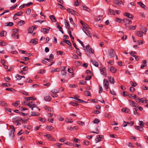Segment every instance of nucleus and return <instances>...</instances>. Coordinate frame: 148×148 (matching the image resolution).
I'll list each match as a JSON object with an SVG mask.
<instances>
[{
    "instance_id": "nucleus-30",
    "label": "nucleus",
    "mask_w": 148,
    "mask_h": 148,
    "mask_svg": "<svg viewBox=\"0 0 148 148\" xmlns=\"http://www.w3.org/2000/svg\"><path fill=\"white\" fill-rule=\"evenodd\" d=\"M16 78L17 80H21L22 78V76H20L19 75H17L16 76Z\"/></svg>"
},
{
    "instance_id": "nucleus-37",
    "label": "nucleus",
    "mask_w": 148,
    "mask_h": 148,
    "mask_svg": "<svg viewBox=\"0 0 148 148\" xmlns=\"http://www.w3.org/2000/svg\"><path fill=\"white\" fill-rule=\"evenodd\" d=\"M65 24L66 26L68 28H69L70 26L69 23L68 22V21L66 20H65Z\"/></svg>"
},
{
    "instance_id": "nucleus-27",
    "label": "nucleus",
    "mask_w": 148,
    "mask_h": 148,
    "mask_svg": "<svg viewBox=\"0 0 148 148\" xmlns=\"http://www.w3.org/2000/svg\"><path fill=\"white\" fill-rule=\"evenodd\" d=\"M34 30V29H33V27H30L28 29V32L29 33H32L33 31Z\"/></svg>"
},
{
    "instance_id": "nucleus-5",
    "label": "nucleus",
    "mask_w": 148,
    "mask_h": 148,
    "mask_svg": "<svg viewBox=\"0 0 148 148\" xmlns=\"http://www.w3.org/2000/svg\"><path fill=\"white\" fill-rule=\"evenodd\" d=\"M103 84L106 89H107L109 88V83L107 80L105 79H104Z\"/></svg>"
},
{
    "instance_id": "nucleus-43",
    "label": "nucleus",
    "mask_w": 148,
    "mask_h": 148,
    "mask_svg": "<svg viewBox=\"0 0 148 148\" xmlns=\"http://www.w3.org/2000/svg\"><path fill=\"white\" fill-rule=\"evenodd\" d=\"M23 13V12H18L15 14V15L16 16H20Z\"/></svg>"
},
{
    "instance_id": "nucleus-56",
    "label": "nucleus",
    "mask_w": 148,
    "mask_h": 148,
    "mask_svg": "<svg viewBox=\"0 0 148 148\" xmlns=\"http://www.w3.org/2000/svg\"><path fill=\"white\" fill-rule=\"evenodd\" d=\"M69 20H70V22L71 24H72L73 25L75 24L74 23L73 19H72V18H69Z\"/></svg>"
},
{
    "instance_id": "nucleus-28",
    "label": "nucleus",
    "mask_w": 148,
    "mask_h": 148,
    "mask_svg": "<svg viewBox=\"0 0 148 148\" xmlns=\"http://www.w3.org/2000/svg\"><path fill=\"white\" fill-rule=\"evenodd\" d=\"M25 99L27 100V101H28L29 100H32L33 99V97H25Z\"/></svg>"
},
{
    "instance_id": "nucleus-17",
    "label": "nucleus",
    "mask_w": 148,
    "mask_h": 148,
    "mask_svg": "<svg viewBox=\"0 0 148 148\" xmlns=\"http://www.w3.org/2000/svg\"><path fill=\"white\" fill-rule=\"evenodd\" d=\"M40 114L38 113H36L35 112H31V116H38Z\"/></svg>"
},
{
    "instance_id": "nucleus-4",
    "label": "nucleus",
    "mask_w": 148,
    "mask_h": 148,
    "mask_svg": "<svg viewBox=\"0 0 148 148\" xmlns=\"http://www.w3.org/2000/svg\"><path fill=\"white\" fill-rule=\"evenodd\" d=\"M129 101L131 105H132V106L136 108H138V106H139L134 101H132L131 100H129Z\"/></svg>"
},
{
    "instance_id": "nucleus-16",
    "label": "nucleus",
    "mask_w": 148,
    "mask_h": 148,
    "mask_svg": "<svg viewBox=\"0 0 148 148\" xmlns=\"http://www.w3.org/2000/svg\"><path fill=\"white\" fill-rule=\"evenodd\" d=\"M54 128L52 126L50 125H47L46 129H47L49 131H51Z\"/></svg>"
},
{
    "instance_id": "nucleus-32",
    "label": "nucleus",
    "mask_w": 148,
    "mask_h": 148,
    "mask_svg": "<svg viewBox=\"0 0 148 148\" xmlns=\"http://www.w3.org/2000/svg\"><path fill=\"white\" fill-rule=\"evenodd\" d=\"M116 21L120 23H121L123 21V20H121L119 18H116L115 19Z\"/></svg>"
},
{
    "instance_id": "nucleus-11",
    "label": "nucleus",
    "mask_w": 148,
    "mask_h": 148,
    "mask_svg": "<svg viewBox=\"0 0 148 148\" xmlns=\"http://www.w3.org/2000/svg\"><path fill=\"white\" fill-rule=\"evenodd\" d=\"M124 15L130 18H133V16L129 13H125L124 14Z\"/></svg>"
},
{
    "instance_id": "nucleus-21",
    "label": "nucleus",
    "mask_w": 148,
    "mask_h": 148,
    "mask_svg": "<svg viewBox=\"0 0 148 148\" xmlns=\"http://www.w3.org/2000/svg\"><path fill=\"white\" fill-rule=\"evenodd\" d=\"M14 132L13 131L11 130L10 132V133L9 134V135L10 137L11 138H12L14 135Z\"/></svg>"
},
{
    "instance_id": "nucleus-9",
    "label": "nucleus",
    "mask_w": 148,
    "mask_h": 148,
    "mask_svg": "<svg viewBox=\"0 0 148 148\" xmlns=\"http://www.w3.org/2000/svg\"><path fill=\"white\" fill-rule=\"evenodd\" d=\"M91 62L96 67H98L99 66V64L98 62L95 60H91Z\"/></svg>"
},
{
    "instance_id": "nucleus-3",
    "label": "nucleus",
    "mask_w": 148,
    "mask_h": 148,
    "mask_svg": "<svg viewBox=\"0 0 148 148\" xmlns=\"http://www.w3.org/2000/svg\"><path fill=\"white\" fill-rule=\"evenodd\" d=\"M86 50L87 53L88 52L90 53H94V51L90 47L89 45H87L86 47Z\"/></svg>"
},
{
    "instance_id": "nucleus-60",
    "label": "nucleus",
    "mask_w": 148,
    "mask_h": 148,
    "mask_svg": "<svg viewBox=\"0 0 148 148\" xmlns=\"http://www.w3.org/2000/svg\"><path fill=\"white\" fill-rule=\"evenodd\" d=\"M66 43L70 46H71L72 45L71 43L69 40H67V41H66Z\"/></svg>"
},
{
    "instance_id": "nucleus-26",
    "label": "nucleus",
    "mask_w": 148,
    "mask_h": 148,
    "mask_svg": "<svg viewBox=\"0 0 148 148\" xmlns=\"http://www.w3.org/2000/svg\"><path fill=\"white\" fill-rule=\"evenodd\" d=\"M69 104H71L74 106H77L78 105V104L74 101H71L70 102Z\"/></svg>"
},
{
    "instance_id": "nucleus-19",
    "label": "nucleus",
    "mask_w": 148,
    "mask_h": 148,
    "mask_svg": "<svg viewBox=\"0 0 148 148\" xmlns=\"http://www.w3.org/2000/svg\"><path fill=\"white\" fill-rule=\"evenodd\" d=\"M138 4L142 8H144L145 9H146V6L142 3L141 2H138Z\"/></svg>"
},
{
    "instance_id": "nucleus-18",
    "label": "nucleus",
    "mask_w": 148,
    "mask_h": 148,
    "mask_svg": "<svg viewBox=\"0 0 148 148\" xmlns=\"http://www.w3.org/2000/svg\"><path fill=\"white\" fill-rule=\"evenodd\" d=\"M45 100L46 101H49L51 100V97L49 96H47L45 97Z\"/></svg>"
},
{
    "instance_id": "nucleus-2",
    "label": "nucleus",
    "mask_w": 148,
    "mask_h": 148,
    "mask_svg": "<svg viewBox=\"0 0 148 148\" xmlns=\"http://www.w3.org/2000/svg\"><path fill=\"white\" fill-rule=\"evenodd\" d=\"M108 55L110 58H112L116 55L115 52L112 49H110L108 50Z\"/></svg>"
},
{
    "instance_id": "nucleus-52",
    "label": "nucleus",
    "mask_w": 148,
    "mask_h": 148,
    "mask_svg": "<svg viewBox=\"0 0 148 148\" xmlns=\"http://www.w3.org/2000/svg\"><path fill=\"white\" fill-rule=\"evenodd\" d=\"M22 60L26 61H28L29 60V58L27 57H22Z\"/></svg>"
},
{
    "instance_id": "nucleus-8",
    "label": "nucleus",
    "mask_w": 148,
    "mask_h": 148,
    "mask_svg": "<svg viewBox=\"0 0 148 148\" xmlns=\"http://www.w3.org/2000/svg\"><path fill=\"white\" fill-rule=\"evenodd\" d=\"M82 29L84 32L86 34V35H87L88 36L91 37L90 36V32L88 30L86 29L83 28H82Z\"/></svg>"
},
{
    "instance_id": "nucleus-49",
    "label": "nucleus",
    "mask_w": 148,
    "mask_h": 148,
    "mask_svg": "<svg viewBox=\"0 0 148 148\" xmlns=\"http://www.w3.org/2000/svg\"><path fill=\"white\" fill-rule=\"evenodd\" d=\"M136 53V52L133 51H132L130 53V54L131 56H133L134 57H136V56L134 55V54Z\"/></svg>"
},
{
    "instance_id": "nucleus-15",
    "label": "nucleus",
    "mask_w": 148,
    "mask_h": 148,
    "mask_svg": "<svg viewBox=\"0 0 148 148\" xmlns=\"http://www.w3.org/2000/svg\"><path fill=\"white\" fill-rule=\"evenodd\" d=\"M108 13L112 15H114L115 14L114 11L111 9H108Z\"/></svg>"
},
{
    "instance_id": "nucleus-59",
    "label": "nucleus",
    "mask_w": 148,
    "mask_h": 148,
    "mask_svg": "<svg viewBox=\"0 0 148 148\" xmlns=\"http://www.w3.org/2000/svg\"><path fill=\"white\" fill-rule=\"evenodd\" d=\"M42 29L43 31L46 34H48V32L47 31V29L46 28H43Z\"/></svg>"
},
{
    "instance_id": "nucleus-20",
    "label": "nucleus",
    "mask_w": 148,
    "mask_h": 148,
    "mask_svg": "<svg viewBox=\"0 0 148 148\" xmlns=\"http://www.w3.org/2000/svg\"><path fill=\"white\" fill-rule=\"evenodd\" d=\"M18 34H16L15 33H13L12 35V36L13 37L16 38L17 39L18 38Z\"/></svg>"
},
{
    "instance_id": "nucleus-12",
    "label": "nucleus",
    "mask_w": 148,
    "mask_h": 148,
    "mask_svg": "<svg viewBox=\"0 0 148 148\" xmlns=\"http://www.w3.org/2000/svg\"><path fill=\"white\" fill-rule=\"evenodd\" d=\"M49 18L53 22H56V20L55 18V17L53 15H51L49 16Z\"/></svg>"
},
{
    "instance_id": "nucleus-62",
    "label": "nucleus",
    "mask_w": 148,
    "mask_h": 148,
    "mask_svg": "<svg viewBox=\"0 0 148 148\" xmlns=\"http://www.w3.org/2000/svg\"><path fill=\"white\" fill-rule=\"evenodd\" d=\"M99 93L101 94V91L103 90V89L102 86H101L99 85Z\"/></svg>"
},
{
    "instance_id": "nucleus-25",
    "label": "nucleus",
    "mask_w": 148,
    "mask_h": 148,
    "mask_svg": "<svg viewBox=\"0 0 148 148\" xmlns=\"http://www.w3.org/2000/svg\"><path fill=\"white\" fill-rule=\"evenodd\" d=\"M136 34L139 37L142 36L143 35V32H141L139 31H137L136 32Z\"/></svg>"
},
{
    "instance_id": "nucleus-39",
    "label": "nucleus",
    "mask_w": 148,
    "mask_h": 148,
    "mask_svg": "<svg viewBox=\"0 0 148 148\" xmlns=\"http://www.w3.org/2000/svg\"><path fill=\"white\" fill-rule=\"evenodd\" d=\"M133 111H134V114H135V115L137 114L138 115H139V114L137 112V110L136 108H134Z\"/></svg>"
},
{
    "instance_id": "nucleus-54",
    "label": "nucleus",
    "mask_w": 148,
    "mask_h": 148,
    "mask_svg": "<svg viewBox=\"0 0 148 148\" xmlns=\"http://www.w3.org/2000/svg\"><path fill=\"white\" fill-rule=\"evenodd\" d=\"M31 9L29 8H28L27 10V11H26V13L27 14H29L31 12Z\"/></svg>"
},
{
    "instance_id": "nucleus-40",
    "label": "nucleus",
    "mask_w": 148,
    "mask_h": 148,
    "mask_svg": "<svg viewBox=\"0 0 148 148\" xmlns=\"http://www.w3.org/2000/svg\"><path fill=\"white\" fill-rule=\"evenodd\" d=\"M44 136L46 137L49 139L50 138V137L51 136V135L50 134H47L46 133L44 134Z\"/></svg>"
},
{
    "instance_id": "nucleus-23",
    "label": "nucleus",
    "mask_w": 148,
    "mask_h": 148,
    "mask_svg": "<svg viewBox=\"0 0 148 148\" xmlns=\"http://www.w3.org/2000/svg\"><path fill=\"white\" fill-rule=\"evenodd\" d=\"M33 103V101H30L29 102V103L28 104V106L32 110H33V107L32 106V103Z\"/></svg>"
},
{
    "instance_id": "nucleus-33",
    "label": "nucleus",
    "mask_w": 148,
    "mask_h": 148,
    "mask_svg": "<svg viewBox=\"0 0 148 148\" xmlns=\"http://www.w3.org/2000/svg\"><path fill=\"white\" fill-rule=\"evenodd\" d=\"M136 26H129V28L130 29L134 30L136 28Z\"/></svg>"
},
{
    "instance_id": "nucleus-1",
    "label": "nucleus",
    "mask_w": 148,
    "mask_h": 148,
    "mask_svg": "<svg viewBox=\"0 0 148 148\" xmlns=\"http://www.w3.org/2000/svg\"><path fill=\"white\" fill-rule=\"evenodd\" d=\"M100 70L101 73L105 76L106 77L107 76V72L106 68L104 66L101 67Z\"/></svg>"
},
{
    "instance_id": "nucleus-38",
    "label": "nucleus",
    "mask_w": 148,
    "mask_h": 148,
    "mask_svg": "<svg viewBox=\"0 0 148 148\" xmlns=\"http://www.w3.org/2000/svg\"><path fill=\"white\" fill-rule=\"evenodd\" d=\"M51 92L52 93H58L59 92V90L54 89L51 90Z\"/></svg>"
},
{
    "instance_id": "nucleus-24",
    "label": "nucleus",
    "mask_w": 148,
    "mask_h": 148,
    "mask_svg": "<svg viewBox=\"0 0 148 148\" xmlns=\"http://www.w3.org/2000/svg\"><path fill=\"white\" fill-rule=\"evenodd\" d=\"M110 71L111 72L113 73H114L116 72V69L113 66L111 67L110 69Z\"/></svg>"
},
{
    "instance_id": "nucleus-50",
    "label": "nucleus",
    "mask_w": 148,
    "mask_h": 148,
    "mask_svg": "<svg viewBox=\"0 0 148 148\" xmlns=\"http://www.w3.org/2000/svg\"><path fill=\"white\" fill-rule=\"evenodd\" d=\"M77 123L78 124L81 125H82L84 123V122L81 121H77Z\"/></svg>"
},
{
    "instance_id": "nucleus-42",
    "label": "nucleus",
    "mask_w": 148,
    "mask_h": 148,
    "mask_svg": "<svg viewBox=\"0 0 148 148\" xmlns=\"http://www.w3.org/2000/svg\"><path fill=\"white\" fill-rule=\"evenodd\" d=\"M61 73L62 75H65L66 73V71L64 69L62 70L61 71Z\"/></svg>"
},
{
    "instance_id": "nucleus-7",
    "label": "nucleus",
    "mask_w": 148,
    "mask_h": 148,
    "mask_svg": "<svg viewBox=\"0 0 148 148\" xmlns=\"http://www.w3.org/2000/svg\"><path fill=\"white\" fill-rule=\"evenodd\" d=\"M124 23L128 24L130 25L132 23L131 21L128 18H125L123 20Z\"/></svg>"
},
{
    "instance_id": "nucleus-31",
    "label": "nucleus",
    "mask_w": 148,
    "mask_h": 148,
    "mask_svg": "<svg viewBox=\"0 0 148 148\" xmlns=\"http://www.w3.org/2000/svg\"><path fill=\"white\" fill-rule=\"evenodd\" d=\"M6 24V26H11L13 25V23L12 22L7 23Z\"/></svg>"
},
{
    "instance_id": "nucleus-35",
    "label": "nucleus",
    "mask_w": 148,
    "mask_h": 148,
    "mask_svg": "<svg viewBox=\"0 0 148 148\" xmlns=\"http://www.w3.org/2000/svg\"><path fill=\"white\" fill-rule=\"evenodd\" d=\"M20 104L19 101H17L14 103H12V105H14V106H17Z\"/></svg>"
},
{
    "instance_id": "nucleus-22",
    "label": "nucleus",
    "mask_w": 148,
    "mask_h": 148,
    "mask_svg": "<svg viewBox=\"0 0 148 148\" xmlns=\"http://www.w3.org/2000/svg\"><path fill=\"white\" fill-rule=\"evenodd\" d=\"M30 42L32 43H35V44L37 43V40L36 38H34L31 40Z\"/></svg>"
},
{
    "instance_id": "nucleus-58",
    "label": "nucleus",
    "mask_w": 148,
    "mask_h": 148,
    "mask_svg": "<svg viewBox=\"0 0 148 148\" xmlns=\"http://www.w3.org/2000/svg\"><path fill=\"white\" fill-rule=\"evenodd\" d=\"M85 95L86 96H89L90 95V92L88 90H86L85 92Z\"/></svg>"
},
{
    "instance_id": "nucleus-41",
    "label": "nucleus",
    "mask_w": 148,
    "mask_h": 148,
    "mask_svg": "<svg viewBox=\"0 0 148 148\" xmlns=\"http://www.w3.org/2000/svg\"><path fill=\"white\" fill-rule=\"evenodd\" d=\"M80 96L77 95H75L73 96V97H70L71 98L75 99L76 100L78 98H79Z\"/></svg>"
},
{
    "instance_id": "nucleus-13",
    "label": "nucleus",
    "mask_w": 148,
    "mask_h": 148,
    "mask_svg": "<svg viewBox=\"0 0 148 148\" xmlns=\"http://www.w3.org/2000/svg\"><path fill=\"white\" fill-rule=\"evenodd\" d=\"M136 129L139 130L140 131L142 132L143 130V127H140L139 126H136L135 127Z\"/></svg>"
},
{
    "instance_id": "nucleus-47",
    "label": "nucleus",
    "mask_w": 148,
    "mask_h": 148,
    "mask_svg": "<svg viewBox=\"0 0 148 148\" xmlns=\"http://www.w3.org/2000/svg\"><path fill=\"white\" fill-rule=\"evenodd\" d=\"M17 6V4H15L13 6H12L10 8V10H12L15 8Z\"/></svg>"
},
{
    "instance_id": "nucleus-48",
    "label": "nucleus",
    "mask_w": 148,
    "mask_h": 148,
    "mask_svg": "<svg viewBox=\"0 0 148 148\" xmlns=\"http://www.w3.org/2000/svg\"><path fill=\"white\" fill-rule=\"evenodd\" d=\"M77 41L79 43L81 44L82 45V47L84 48L85 46H84V44L83 43V42L81 41L79 39H77Z\"/></svg>"
},
{
    "instance_id": "nucleus-64",
    "label": "nucleus",
    "mask_w": 148,
    "mask_h": 148,
    "mask_svg": "<svg viewBox=\"0 0 148 148\" xmlns=\"http://www.w3.org/2000/svg\"><path fill=\"white\" fill-rule=\"evenodd\" d=\"M74 140V141L76 143H80V140L78 139L75 138Z\"/></svg>"
},
{
    "instance_id": "nucleus-6",
    "label": "nucleus",
    "mask_w": 148,
    "mask_h": 148,
    "mask_svg": "<svg viewBox=\"0 0 148 148\" xmlns=\"http://www.w3.org/2000/svg\"><path fill=\"white\" fill-rule=\"evenodd\" d=\"M67 10L68 12L73 15H75L77 13L76 11L72 9L69 8Z\"/></svg>"
},
{
    "instance_id": "nucleus-44",
    "label": "nucleus",
    "mask_w": 148,
    "mask_h": 148,
    "mask_svg": "<svg viewBox=\"0 0 148 148\" xmlns=\"http://www.w3.org/2000/svg\"><path fill=\"white\" fill-rule=\"evenodd\" d=\"M68 33L69 35H70V37L71 38V40H74V38L72 36V33L71 31H69V32Z\"/></svg>"
},
{
    "instance_id": "nucleus-57",
    "label": "nucleus",
    "mask_w": 148,
    "mask_h": 148,
    "mask_svg": "<svg viewBox=\"0 0 148 148\" xmlns=\"http://www.w3.org/2000/svg\"><path fill=\"white\" fill-rule=\"evenodd\" d=\"M18 29H13V33H15L18 34Z\"/></svg>"
},
{
    "instance_id": "nucleus-45",
    "label": "nucleus",
    "mask_w": 148,
    "mask_h": 148,
    "mask_svg": "<svg viewBox=\"0 0 148 148\" xmlns=\"http://www.w3.org/2000/svg\"><path fill=\"white\" fill-rule=\"evenodd\" d=\"M60 68H57L56 69H55L54 70H51V72H57V71H60Z\"/></svg>"
},
{
    "instance_id": "nucleus-34",
    "label": "nucleus",
    "mask_w": 148,
    "mask_h": 148,
    "mask_svg": "<svg viewBox=\"0 0 148 148\" xmlns=\"http://www.w3.org/2000/svg\"><path fill=\"white\" fill-rule=\"evenodd\" d=\"M130 84L132 86L134 87H135L137 85L136 83H134L132 81H130Z\"/></svg>"
},
{
    "instance_id": "nucleus-63",
    "label": "nucleus",
    "mask_w": 148,
    "mask_h": 148,
    "mask_svg": "<svg viewBox=\"0 0 148 148\" xmlns=\"http://www.w3.org/2000/svg\"><path fill=\"white\" fill-rule=\"evenodd\" d=\"M122 110L125 113H127L128 112V109L127 108H123Z\"/></svg>"
},
{
    "instance_id": "nucleus-36",
    "label": "nucleus",
    "mask_w": 148,
    "mask_h": 148,
    "mask_svg": "<svg viewBox=\"0 0 148 148\" xmlns=\"http://www.w3.org/2000/svg\"><path fill=\"white\" fill-rule=\"evenodd\" d=\"M94 123L98 124L100 122V120L96 118L93 121Z\"/></svg>"
},
{
    "instance_id": "nucleus-14",
    "label": "nucleus",
    "mask_w": 148,
    "mask_h": 148,
    "mask_svg": "<svg viewBox=\"0 0 148 148\" xmlns=\"http://www.w3.org/2000/svg\"><path fill=\"white\" fill-rule=\"evenodd\" d=\"M82 8L84 10L89 12L90 10L86 6H82Z\"/></svg>"
},
{
    "instance_id": "nucleus-55",
    "label": "nucleus",
    "mask_w": 148,
    "mask_h": 148,
    "mask_svg": "<svg viewBox=\"0 0 148 148\" xmlns=\"http://www.w3.org/2000/svg\"><path fill=\"white\" fill-rule=\"evenodd\" d=\"M91 77V76L90 75H88L85 78V80H90Z\"/></svg>"
},
{
    "instance_id": "nucleus-53",
    "label": "nucleus",
    "mask_w": 148,
    "mask_h": 148,
    "mask_svg": "<svg viewBox=\"0 0 148 148\" xmlns=\"http://www.w3.org/2000/svg\"><path fill=\"white\" fill-rule=\"evenodd\" d=\"M2 86H5L6 87H8L10 86V84H9L5 83H3L2 84Z\"/></svg>"
},
{
    "instance_id": "nucleus-46",
    "label": "nucleus",
    "mask_w": 148,
    "mask_h": 148,
    "mask_svg": "<svg viewBox=\"0 0 148 148\" xmlns=\"http://www.w3.org/2000/svg\"><path fill=\"white\" fill-rule=\"evenodd\" d=\"M83 143L84 145H89V142L87 140H84L83 142Z\"/></svg>"
},
{
    "instance_id": "nucleus-61",
    "label": "nucleus",
    "mask_w": 148,
    "mask_h": 148,
    "mask_svg": "<svg viewBox=\"0 0 148 148\" xmlns=\"http://www.w3.org/2000/svg\"><path fill=\"white\" fill-rule=\"evenodd\" d=\"M87 82L86 81H81L80 82V83L81 84H85Z\"/></svg>"
},
{
    "instance_id": "nucleus-10",
    "label": "nucleus",
    "mask_w": 148,
    "mask_h": 148,
    "mask_svg": "<svg viewBox=\"0 0 148 148\" xmlns=\"http://www.w3.org/2000/svg\"><path fill=\"white\" fill-rule=\"evenodd\" d=\"M110 83L114 84L115 83L114 81V79L113 77L111 76L108 77Z\"/></svg>"
},
{
    "instance_id": "nucleus-29",
    "label": "nucleus",
    "mask_w": 148,
    "mask_h": 148,
    "mask_svg": "<svg viewBox=\"0 0 148 148\" xmlns=\"http://www.w3.org/2000/svg\"><path fill=\"white\" fill-rule=\"evenodd\" d=\"M25 21L23 20H21L19 21L18 25L20 26H21L25 23Z\"/></svg>"
},
{
    "instance_id": "nucleus-51",
    "label": "nucleus",
    "mask_w": 148,
    "mask_h": 148,
    "mask_svg": "<svg viewBox=\"0 0 148 148\" xmlns=\"http://www.w3.org/2000/svg\"><path fill=\"white\" fill-rule=\"evenodd\" d=\"M145 100H146L145 98V100H144L143 98H142L140 99L139 101H138V102H141L142 103H144V102H145Z\"/></svg>"
}]
</instances>
